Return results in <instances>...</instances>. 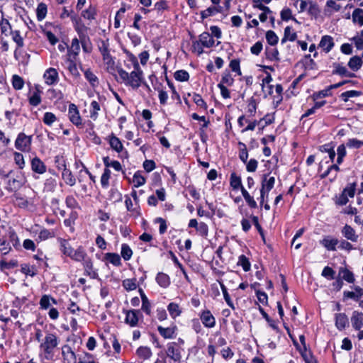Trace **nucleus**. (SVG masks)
Here are the masks:
<instances>
[{
  "label": "nucleus",
  "instance_id": "obj_1",
  "mask_svg": "<svg viewBox=\"0 0 363 363\" xmlns=\"http://www.w3.org/2000/svg\"><path fill=\"white\" fill-rule=\"evenodd\" d=\"M131 61L133 64L134 70L130 73H128L121 68L118 69V74L123 83L126 86H130L133 89H137L140 86L143 82V72L140 67L137 58L135 56L131 55Z\"/></svg>",
  "mask_w": 363,
  "mask_h": 363
},
{
  "label": "nucleus",
  "instance_id": "obj_2",
  "mask_svg": "<svg viewBox=\"0 0 363 363\" xmlns=\"http://www.w3.org/2000/svg\"><path fill=\"white\" fill-rule=\"evenodd\" d=\"M60 342L59 337L55 333L47 332L45 337L40 345V349L43 351L45 359L51 360L53 359L55 349Z\"/></svg>",
  "mask_w": 363,
  "mask_h": 363
},
{
  "label": "nucleus",
  "instance_id": "obj_3",
  "mask_svg": "<svg viewBox=\"0 0 363 363\" xmlns=\"http://www.w3.org/2000/svg\"><path fill=\"white\" fill-rule=\"evenodd\" d=\"M184 351L178 342H171L167 345L166 354L168 357L176 363H180L182 360V353Z\"/></svg>",
  "mask_w": 363,
  "mask_h": 363
},
{
  "label": "nucleus",
  "instance_id": "obj_4",
  "mask_svg": "<svg viewBox=\"0 0 363 363\" xmlns=\"http://www.w3.org/2000/svg\"><path fill=\"white\" fill-rule=\"evenodd\" d=\"M31 142L32 136L20 133L15 140V147L21 152H29L31 148Z\"/></svg>",
  "mask_w": 363,
  "mask_h": 363
},
{
  "label": "nucleus",
  "instance_id": "obj_5",
  "mask_svg": "<svg viewBox=\"0 0 363 363\" xmlns=\"http://www.w3.org/2000/svg\"><path fill=\"white\" fill-rule=\"evenodd\" d=\"M68 116L69 121L77 127H82V120L77 106L74 104L69 105Z\"/></svg>",
  "mask_w": 363,
  "mask_h": 363
},
{
  "label": "nucleus",
  "instance_id": "obj_6",
  "mask_svg": "<svg viewBox=\"0 0 363 363\" xmlns=\"http://www.w3.org/2000/svg\"><path fill=\"white\" fill-rule=\"evenodd\" d=\"M142 316L139 310H129L125 311V323L131 327H135L138 325L139 317Z\"/></svg>",
  "mask_w": 363,
  "mask_h": 363
},
{
  "label": "nucleus",
  "instance_id": "obj_7",
  "mask_svg": "<svg viewBox=\"0 0 363 363\" xmlns=\"http://www.w3.org/2000/svg\"><path fill=\"white\" fill-rule=\"evenodd\" d=\"M43 78L45 79V82L48 85H53L57 83L59 80L58 72L55 68H48L45 70Z\"/></svg>",
  "mask_w": 363,
  "mask_h": 363
},
{
  "label": "nucleus",
  "instance_id": "obj_8",
  "mask_svg": "<svg viewBox=\"0 0 363 363\" xmlns=\"http://www.w3.org/2000/svg\"><path fill=\"white\" fill-rule=\"evenodd\" d=\"M157 330L160 335L164 339H173L176 337L177 327L175 325L167 328L160 325L157 327Z\"/></svg>",
  "mask_w": 363,
  "mask_h": 363
},
{
  "label": "nucleus",
  "instance_id": "obj_9",
  "mask_svg": "<svg viewBox=\"0 0 363 363\" xmlns=\"http://www.w3.org/2000/svg\"><path fill=\"white\" fill-rule=\"evenodd\" d=\"M341 233L347 240L352 242L358 241L359 235L356 233L355 230L347 224L342 228Z\"/></svg>",
  "mask_w": 363,
  "mask_h": 363
},
{
  "label": "nucleus",
  "instance_id": "obj_10",
  "mask_svg": "<svg viewBox=\"0 0 363 363\" xmlns=\"http://www.w3.org/2000/svg\"><path fill=\"white\" fill-rule=\"evenodd\" d=\"M30 166L32 171L39 174H44L47 169L46 165L44 162L36 156L31 160Z\"/></svg>",
  "mask_w": 363,
  "mask_h": 363
},
{
  "label": "nucleus",
  "instance_id": "obj_11",
  "mask_svg": "<svg viewBox=\"0 0 363 363\" xmlns=\"http://www.w3.org/2000/svg\"><path fill=\"white\" fill-rule=\"evenodd\" d=\"M200 318L206 328H211L216 325V319L208 310L203 311L200 315Z\"/></svg>",
  "mask_w": 363,
  "mask_h": 363
},
{
  "label": "nucleus",
  "instance_id": "obj_12",
  "mask_svg": "<svg viewBox=\"0 0 363 363\" xmlns=\"http://www.w3.org/2000/svg\"><path fill=\"white\" fill-rule=\"evenodd\" d=\"M338 243L339 240L337 239L333 238L330 235L324 236L323 238L320 240V244L328 251H335L336 245Z\"/></svg>",
  "mask_w": 363,
  "mask_h": 363
},
{
  "label": "nucleus",
  "instance_id": "obj_13",
  "mask_svg": "<svg viewBox=\"0 0 363 363\" xmlns=\"http://www.w3.org/2000/svg\"><path fill=\"white\" fill-rule=\"evenodd\" d=\"M334 45L333 38L330 35H323L319 43V46L326 53L329 52L333 49Z\"/></svg>",
  "mask_w": 363,
  "mask_h": 363
},
{
  "label": "nucleus",
  "instance_id": "obj_14",
  "mask_svg": "<svg viewBox=\"0 0 363 363\" xmlns=\"http://www.w3.org/2000/svg\"><path fill=\"white\" fill-rule=\"evenodd\" d=\"M41 94L39 85H35V90L32 94L28 97L29 104L33 106H37L41 103Z\"/></svg>",
  "mask_w": 363,
  "mask_h": 363
},
{
  "label": "nucleus",
  "instance_id": "obj_15",
  "mask_svg": "<svg viewBox=\"0 0 363 363\" xmlns=\"http://www.w3.org/2000/svg\"><path fill=\"white\" fill-rule=\"evenodd\" d=\"M351 323L355 330H360L363 327V313L354 311L351 318Z\"/></svg>",
  "mask_w": 363,
  "mask_h": 363
},
{
  "label": "nucleus",
  "instance_id": "obj_16",
  "mask_svg": "<svg viewBox=\"0 0 363 363\" xmlns=\"http://www.w3.org/2000/svg\"><path fill=\"white\" fill-rule=\"evenodd\" d=\"M275 184V178L274 177L269 176L268 174H263L262 179V188L263 191H270Z\"/></svg>",
  "mask_w": 363,
  "mask_h": 363
},
{
  "label": "nucleus",
  "instance_id": "obj_17",
  "mask_svg": "<svg viewBox=\"0 0 363 363\" xmlns=\"http://www.w3.org/2000/svg\"><path fill=\"white\" fill-rule=\"evenodd\" d=\"M62 354L64 360L67 362V363L74 362L76 360L75 353L67 345H65L62 347Z\"/></svg>",
  "mask_w": 363,
  "mask_h": 363
},
{
  "label": "nucleus",
  "instance_id": "obj_18",
  "mask_svg": "<svg viewBox=\"0 0 363 363\" xmlns=\"http://www.w3.org/2000/svg\"><path fill=\"white\" fill-rule=\"evenodd\" d=\"M333 67L335 68L333 70V74H337L345 77H353L355 76L354 73L350 72L345 67H343L340 64L335 63L333 64Z\"/></svg>",
  "mask_w": 363,
  "mask_h": 363
},
{
  "label": "nucleus",
  "instance_id": "obj_19",
  "mask_svg": "<svg viewBox=\"0 0 363 363\" xmlns=\"http://www.w3.org/2000/svg\"><path fill=\"white\" fill-rule=\"evenodd\" d=\"M199 41L203 47L208 48L213 47L215 44L213 38L207 32H203L199 35Z\"/></svg>",
  "mask_w": 363,
  "mask_h": 363
},
{
  "label": "nucleus",
  "instance_id": "obj_20",
  "mask_svg": "<svg viewBox=\"0 0 363 363\" xmlns=\"http://www.w3.org/2000/svg\"><path fill=\"white\" fill-rule=\"evenodd\" d=\"M88 257L85 250L79 246L74 250L70 257V258L76 262H82Z\"/></svg>",
  "mask_w": 363,
  "mask_h": 363
},
{
  "label": "nucleus",
  "instance_id": "obj_21",
  "mask_svg": "<svg viewBox=\"0 0 363 363\" xmlns=\"http://www.w3.org/2000/svg\"><path fill=\"white\" fill-rule=\"evenodd\" d=\"M82 264L84 272L87 275L91 278H95L96 277L97 273L94 270L93 262L89 257L82 262Z\"/></svg>",
  "mask_w": 363,
  "mask_h": 363
},
{
  "label": "nucleus",
  "instance_id": "obj_22",
  "mask_svg": "<svg viewBox=\"0 0 363 363\" xmlns=\"http://www.w3.org/2000/svg\"><path fill=\"white\" fill-rule=\"evenodd\" d=\"M348 325V318L345 313H337L335 315V326L338 330H343Z\"/></svg>",
  "mask_w": 363,
  "mask_h": 363
},
{
  "label": "nucleus",
  "instance_id": "obj_23",
  "mask_svg": "<svg viewBox=\"0 0 363 363\" xmlns=\"http://www.w3.org/2000/svg\"><path fill=\"white\" fill-rule=\"evenodd\" d=\"M58 242L60 243V251L65 255L70 257L74 250L70 246L68 241L62 238H58Z\"/></svg>",
  "mask_w": 363,
  "mask_h": 363
},
{
  "label": "nucleus",
  "instance_id": "obj_24",
  "mask_svg": "<svg viewBox=\"0 0 363 363\" xmlns=\"http://www.w3.org/2000/svg\"><path fill=\"white\" fill-rule=\"evenodd\" d=\"M80 51V41L77 38L72 39L71 47L69 48L68 52L69 57H72L74 60H76Z\"/></svg>",
  "mask_w": 363,
  "mask_h": 363
},
{
  "label": "nucleus",
  "instance_id": "obj_25",
  "mask_svg": "<svg viewBox=\"0 0 363 363\" xmlns=\"http://www.w3.org/2000/svg\"><path fill=\"white\" fill-rule=\"evenodd\" d=\"M136 354L140 359L147 360L152 357V352L150 347L147 346H140L137 349Z\"/></svg>",
  "mask_w": 363,
  "mask_h": 363
},
{
  "label": "nucleus",
  "instance_id": "obj_26",
  "mask_svg": "<svg viewBox=\"0 0 363 363\" xmlns=\"http://www.w3.org/2000/svg\"><path fill=\"white\" fill-rule=\"evenodd\" d=\"M74 61L75 60H74V58H68L66 61L67 69L73 77L78 78L80 76V73L78 71L77 64Z\"/></svg>",
  "mask_w": 363,
  "mask_h": 363
},
{
  "label": "nucleus",
  "instance_id": "obj_27",
  "mask_svg": "<svg viewBox=\"0 0 363 363\" xmlns=\"http://www.w3.org/2000/svg\"><path fill=\"white\" fill-rule=\"evenodd\" d=\"M40 306L42 309H48L52 304H57V301L49 295L42 296L40 300Z\"/></svg>",
  "mask_w": 363,
  "mask_h": 363
},
{
  "label": "nucleus",
  "instance_id": "obj_28",
  "mask_svg": "<svg viewBox=\"0 0 363 363\" xmlns=\"http://www.w3.org/2000/svg\"><path fill=\"white\" fill-rule=\"evenodd\" d=\"M156 281L161 287L167 288L170 284V278L167 274L159 272L156 277Z\"/></svg>",
  "mask_w": 363,
  "mask_h": 363
},
{
  "label": "nucleus",
  "instance_id": "obj_29",
  "mask_svg": "<svg viewBox=\"0 0 363 363\" xmlns=\"http://www.w3.org/2000/svg\"><path fill=\"white\" fill-rule=\"evenodd\" d=\"M62 177L67 184L69 185L70 186L75 185L76 179L69 169L65 168L62 172Z\"/></svg>",
  "mask_w": 363,
  "mask_h": 363
},
{
  "label": "nucleus",
  "instance_id": "obj_30",
  "mask_svg": "<svg viewBox=\"0 0 363 363\" xmlns=\"http://www.w3.org/2000/svg\"><path fill=\"white\" fill-rule=\"evenodd\" d=\"M101 110L100 104L98 101L94 100L91 102L90 104V110H89V117L96 121L99 116V111Z\"/></svg>",
  "mask_w": 363,
  "mask_h": 363
},
{
  "label": "nucleus",
  "instance_id": "obj_31",
  "mask_svg": "<svg viewBox=\"0 0 363 363\" xmlns=\"http://www.w3.org/2000/svg\"><path fill=\"white\" fill-rule=\"evenodd\" d=\"M104 258L114 266L119 267L121 265V257L117 253H106Z\"/></svg>",
  "mask_w": 363,
  "mask_h": 363
},
{
  "label": "nucleus",
  "instance_id": "obj_32",
  "mask_svg": "<svg viewBox=\"0 0 363 363\" xmlns=\"http://www.w3.org/2000/svg\"><path fill=\"white\" fill-rule=\"evenodd\" d=\"M167 310L169 313V315L173 319H175L182 313V310L180 309L179 306L177 303L173 302L170 303L167 306Z\"/></svg>",
  "mask_w": 363,
  "mask_h": 363
},
{
  "label": "nucleus",
  "instance_id": "obj_33",
  "mask_svg": "<svg viewBox=\"0 0 363 363\" xmlns=\"http://www.w3.org/2000/svg\"><path fill=\"white\" fill-rule=\"evenodd\" d=\"M79 41L84 52L90 53L92 51V44L87 35L82 36V38H79Z\"/></svg>",
  "mask_w": 363,
  "mask_h": 363
},
{
  "label": "nucleus",
  "instance_id": "obj_34",
  "mask_svg": "<svg viewBox=\"0 0 363 363\" xmlns=\"http://www.w3.org/2000/svg\"><path fill=\"white\" fill-rule=\"evenodd\" d=\"M296 37V33L293 31L291 27L287 26L284 29V38L281 39V43H284L286 40L294 41Z\"/></svg>",
  "mask_w": 363,
  "mask_h": 363
},
{
  "label": "nucleus",
  "instance_id": "obj_35",
  "mask_svg": "<svg viewBox=\"0 0 363 363\" xmlns=\"http://www.w3.org/2000/svg\"><path fill=\"white\" fill-rule=\"evenodd\" d=\"M362 65V60L358 56H354L350 58L348 66L353 71H357L359 69Z\"/></svg>",
  "mask_w": 363,
  "mask_h": 363
},
{
  "label": "nucleus",
  "instance_id": "obj_36",
  "mask_svg": "<svg viewBox=\"0 0 363 363\" xmlns=\"http://www.w3.org/2000/svg\"><path fill=\"white\" fill-rule=\"evenodd\" d=\"M111 147L117 152L122 151L123 146L121 140L115 135H111L109 140Z\"/></svg>",
  "mask_w": 363,
  "mask_h": 363
},
{
  "label": "nucleus",
  "instance_id": "obj_37",
  "mask_svg": "<svg viewBox=\"0 0 363 363\" xmlns=\"http://www.w3.org/2000/svg\"><path fill=\"white\" fill-rule=\"evenodd\" d=\"M230 184L233 189H240L242 185L241 178L235 172L231 173L230 177Z\"/></svg>",
  "mask_w": 363,
  "mask_h": 363
},
{
  "label": "nucleus",
  "instance_id": "obj_38",
  "mask_svg": "<svg viewBox=\"0 0 363 363\" xmlns=\"http://www.w3.org/2000/svg\"><path fill=\"white\" fill-rule=\"evenodd\" d=\"M96 15V9L94 6H89L88 9L82 12V16L87 20L95 19Z\"/></svg>",
  "mask_w": 363,
  "mask_h": 363
},
{
  "label": "nucleus",
  "instance_id": "obj_39",
  "mask_svg": "<svg viewBox=\"0 0 363 363\" xmlns=\"http://www.w3.org/2000/svg\"><path fill=\"white\" fill-rule=\"evenodd\" d=\"M11 140L5 136L3 131L0 130V155L5 152L6 147L10 144Z\"/></svg>",
  "mask_w": 363,
  "mask_h": 363
},
{
  "label": "nucleus",
  "instance_id": "obj_40",
  "mask_svg": "<svg viewBox=\"0 0 363 363\" xmlns=\"http://www.w3.org/2000/svg\"><path fill=\"white\" fill-rule=\"evenodd\" d=\"M132 182L133 183L134 187L138 188L144 185L146 180L140 172H136L133 175Z\"/></svg>",
  "mask_w": 363,
  "mask_h": 363
},
{
  "label": "nucleus",
  "instance_id": "obj_41",
  "mask_svg": "<svg viewBox=\"0 0 363 363\" xmlns=\"http://www.w3.org/2000/svg\"><path fill=\"white\" fill-rule=\"evenodd\" d=\"M123 286L127 291H133L136 289L138 286L136 279H126L123 281Z\"/></svg>",
  "mask_w": 363,
  "mask_h": 363
},
{
  "label": "nucleus",
  "instance_id": "obj_42",
  "mask_svg": "<svg viewBox=\"0 0 363 363\" xmlns=\"http://www.w3.org/2000/svg\"><path fill=\"white\" fill-rule=\"evenodd\" d=\"M21 271L27 276L34 277L37 274V269L34 266L24 264L21 265Z\"/></svg>",
  "mask_w": 363,
  "mask_h": 363
},
{
  "label": "nucleus",
  "instance_id": "obj_43",
  "mask_svg": "<svg viewBox=\"0 0 363 363\" xmlns=\"http://www.w3.org/2000/svg\"><path fill=\"white\" fill-rule=\"evenodd\" d=\"M121 254L124 260L130 259L133 255V250L128 244H122Z\"/></svg>",
  "mask_w": 363,
  "mask_h": 363
},
{
  "label": "nucleus",
  "instance_id": "obj_44",
  "mask_svg": "<svg viewBox=\"0 0 363 363\" xmlns=\"http://www.w3.org/2000/svg\"><path fill=\"white\" fill-rule=\"evenodd\" d=\"M352 21L360 26H363V9H356L352 13Z\"/></svg>",
  "mask_w": 363,
  "mask_h": 363
},
{
  "label": "nucleus",
  "instance_id": "obj_45",
  "mask_svg": "<svg viewBox=\"0 0 363 363\" xmlns=\"http://www.w3.org/2000/svg\"><path fill=\"white\" fill-rule=\"evenodd\" d=\"M84 77L93 87H95L99 84L97 77L90 69L84 71Z\"/></svg>",
  "mask_w": 363,
  "mask_h": 363
},
{
  "label": "nucleus",
  "instance_id": "obj_46",
  "mask_svg": "<svg viewBox=\"0 0 363 363\" xmlns=\"http://www.w3.org/2000/svg\"><path fill=\"white\" fill-rule=\"evenodd\" d=\"M340 274L342 275V277L344 280L347 281L348 283H354V274L352 272L346 268H342L340 270Z\"/></svg>",
  "mask_w": 363,
  "mask_h": 363
},
{
  "label": "nucleus",
  "instance_id": "obj_47",
  "mask_svg": "<svg viewBox=\"0 0 363 363\" xmlns=\"http://www.w3.org/2000/svg\"><path fill=\"white\" fill-rule=\"evenodd\" d=\"M13 160L15 164L18 167L19 169H23L26 166V162L23 155L18 152H13Z\"/></svg>",
  "mask_w": 363,
  "mask_h": 363
},
{
  "label": "nucleus",
  "instance_id": "obj_48",
  "mask_svg": "<svg viewBox=\"0 0 363 363\" xmlns=\"http://www.w3.org/2000/svg\"><path fill=\"white\" fill-rule=\"evenodd\" d=\"M224 299L225 302L227 303L228 306H230L231 308L235 309L234 304L230 297V295L228 294V290L226 286L224 285V284L222 281H219Z\"/></svg>",
  "mask_w": 363,
  "mask_h": 363
},
{
  "label": "nucleus",
  "instance_id": "obj_49",
  "mask_svg": "<svg viewBox=\"0 0 363 363\" xmlns=\"http://www.w3.org/2000/svg\"><path fill=\"white\" fill-rule=\"evenodd\" d=\"M234 83V79L229 72H225L221 78V81L218 84H223L226 86H232Z\"/></svg>",
  "mask_w": 363,
  "mask_h": 363
},
{
  "label": "nucleus",
  "instance_id": "obj_50",
  "mask_svg": "<svg viewBox=\"0 0 363 363\" xmlns=\"http://www.w3.org/2000/svg\"><path fill=\"white\" fill-rule=\"evenodd\" d=\"M23 184V182L16 178H9L8 181V189L13 191L19 189Z\"/></svg>",
  "mask_w": 363,
  "mask_h": 363
},
{
  "label": "nucleus",
  "instance_id": "obj_51",
  "mask_svg": "<svg viewBox=\"0 0 363 363\" xmlns=\"http://www.w3.org/2000/svg\"><path fill=\"white\" fill-rule=\"evenodd\" d=\"M257 110L256 100L254 98H250L247 101V113L249 116H255Z\"/></svg>",
  "mask_w": 363,
  "mask_h": 363
},
{
  "label": "nucleus",
  "instance_id": "obj_52",
  "mask_svg": "<svg viewBox=\"0 0 363 363\" xmlns=\"http://www.w3.org/2000/svg\"><path fill=\"white\" fill-rule=\"evenodd\" d=\"M12 85L14 89L21 90L24 86V81L21 77L15 74L12 77Z\"/></svg>",
  "mask_w": 363,
  "mask_h": 363
},
{
  "label": "nucleus",
  "instance_id": "obj_53",
  "mask_svg": "<svg viewBox=\"0 0 363 363\" xmlns=\"http://www.w3.org/2000/svg\"><path fill=\"white\" fill-rule=\"evenodd\" d=\"M36 13L38 21L43 20L47 13V6L43 3L38 4L36 9Z\"/></svg>",
  "mask_w": 363,
  "mask_h": 363
},
{
  "label": "nucleus",
  "instance_id": "obj_54",
  "mask_svg": "<svg viewBox=\"0 0 363 363\" xmlns=\"http://www.w3.org/2000/svg\"><path fill=\"white\" fill-rule=\"evenodd\" d=\"M266 40L270 45H275L277 44L279 38L273 30H268L266 33Z\"/></svg>",
  "mask_w": 363,
  "mask_h": 363
},
{
  "label": "nucleus",
  "instance_id": "obj_55",
  "mask_svg": "<svg viewBox=\"0 0 363 363\" xmlns=\"http://www.w3.org/2000/svg\"><path fill=\"white\" fill-rule=\"evenodd\" d=\"M111 177V171L108 168H105L104 173L101 177V184L104 188H107L109 184V179Z\"/></svg>",
  "mask_w": 363,
  "mask_h": 363
},
{
  "label": "nucleus",
  "instance_id": "obj_56",
  "mask_svg": "<svg viewBox=\"0 0 363 363\" xmlns=\"http://www.w3.org/2000/svg\"><path fill=\"white\" fill-rule=\"evenodd\" d=\"M346 145L349 148L359 149L363 146V140L357 138H350L347 140Z\"/></svg>",
  "mask_w": 363,
  "mask_h": 363
},
{
  "label": "nucleus",
  "instance_id": "obj_57",
  "mask_svg": "<svg viewBox=\"0 0 363 363\" xmlns=\"http://www.w3.org/2000/svg\"><path fill=\"white\" fill-rule=\"evenodd\" d=\"M174 78L179 82H186L189 79V74L186 70H178L174 73Z\"/></svg>",
  "mask_w": 363,
  "mask_h": 363
},
{
  "label": "nucleus",
  "instance_id": "obj_58",
  "mask_svg": "<svg viewBox=\"0 0 363 363\" xmlns=\"http://www.w3.org/2000/svg\"><path fill=\"white\" fill-rule=\"evenodd\" d=\"M238 264L240 265L245 272H248L250 269L251 265L249 259L243 255L239 257Z\"/></svg>",
  "mask_w": 363,
  "mask_h": 363
},
{
  "label": "nucleus",
  "instance_id": "obj_59",
  "mask_svg": "<svg viewBox=\"0 0 363 363\" xmlns=\"http://www.w3.org/2000/svg\"><path fill=\"white\" fill-rule=\"evenodd\" d=\"M360 95V92L355 90L347 91L341 94V99L347 102L350 98L357 97Z\"/></svg>",
  "mask_w": 363,
  "mask_h": 363
},
{
  "label": "nucleus",
  "instance_id": "obj_60",
  "mask_svg": "<svg viewBox=\"0 0 363 363\" xmlns=\"http://www.w3.org/2000/svg\"><path fill=\"white\" fill-rule=\"evenodd\" d=\"M12 39L17 44L18 48H22L24 45L23 39L20 34L19 30L11 32Z\"/></svg>",
  "mask_w": 363,
  "mask_h": 363
},
{
  "label": "nucleus",
  "instance_id": "obj_61",
  "mask_svg": "<svg viewBox=\"0 0 363 363\" xmlns=\"http://www.w3.org/2000/svg\"><path fill=\"white\" fill-rule=\"evenodd\" d=\"M14 203L20 208H26L28 206L27 199L18 194L14 195Z\"/></svg>",
  "mask_w": 363,
  "mask_h": 363
},
{
  "label": "nucleus",
  "instance_id": "obj_62",
  "mask_svg": "<svg viewBox=\"0 0 363 363\" xmlns=\"http://www.w3.org/2000/svg\"><path fill=\"white\" fill-rule=\"evenodd\" d=\"M56 120L55 115L51 112H46L43 118V123L48 125H51Z\"/></svg>",
  "mask_w": 363,
  "mask_h": 363
},
{
  "label": "nucleus",
  "instance_id": "obj_63",
  "mask_svg": "<svg viewBox=\"0 0 363 363\" xmlns=\"http://www.w3.org/2000/svg\"><path fill=\"white\" fill-rule=\"evenodd\" d=\"M335 272L330 267H325L322 271L321 275L325 278L332 280L335 278Z\"/></svg>",
  "mask_w": 363,
  "mask_h": 363
},
{
  "label": "nucleus",
  "instance_id": "obj_64",
  "mask_svg": "<svg viewBox=\"0 0 363 363\" xmlns=\"http://www.w3.org/2000/svg\"><path fill=\"white\" fill-rule=\"evenodd\" d=\"M193 101L199 107L203 108L204 110L207 109V104L202 99L201 95L198 94H194L193 95Z\"/></svg>",
  "mask_w": 363,
  "mask_h": 363
}]
</instances>
